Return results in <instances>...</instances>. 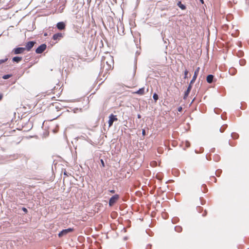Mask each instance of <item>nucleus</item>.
Listing matches in <instances>:
<instances>
[{
  "label": "nucleus",
  "instance_id": "nucleus-1",
  "mask_svg": "<svg viewBox=\"0 0 249 249\" xmlns=\"http://www.w3.org/2000/svg\"><path fill=\"white\" fill-rule=\"evenodd\" d=\"M101 62L104 67H105L106 64V70H107L111 68V66L113 64V59L109 54L107 53L106 56H103Z\"/></svg>",
  "mask_w": 249,
  "mask_h": 249
},
{
  "label": "nucleus",
  "instance_id": "nucleus-2",
  "mask_svg": "<svg viewBox=\"0 0 249 249\" xmlns=\"http://www.w3.org/2000/svg\"><path fill=\"white\" fill-rule=\"evenodd\" d=\"M119 196L118 195H115L113 196L109 199L108 205L109 206H112L119 199Z\"/></svg>",
  "mask_w": 249,
  "mask_h": 249
},
{
  "label": "nucleus",
  "instance_id": "nucleus-3",
  "mask_svg": "<svg viewBox=\"0 0 249 249\" xmlns=\"http://www.w3.org/2000/svg\"><path fill=\"white\" fill-rule=\"evenodd\" d=\"M73 228H68L67 229L63 230L58 234L59 237H62L63 236L67 235L68 233L73 231Z\"/></svg>",
  "mask_w": 249,
  "mask_h": 249
},
{
  "label": "nucleus",
  "instance_id": "nucleus-4",
  "mask_svg": "<svg viewBox=\"0 0 249 249\" xmlns=\"http://www.w3.org/2000/svg\"><path fill=\"white\" fill-rule=\"evenodd\" d=\"M64 34L61 33H58L56 34H55L53 36V39L55 41H59L61 38H62L64 37Z\"/></svg>",
  "mask_w": 249,
  "mask_h": 249
},
{
  "label": "nucleus",
  "instance_id": "nucleus-5",
  "mask_svg": "<svg viewBox=\"0 0 249 249\" xmlns=\"http://www.w3.org/2000/svg\"><path fill=\"white\" fill-rule=\"evenodd\" d=\"M46 49V45L45 44H42L36 49V52L37 53H41L45 50Z\"/></svg>",
  "mask_w": 249,
  "mask_h": 249
},
{
  "label": "nucleus",
  "instance_id": "nucleus-6",
  "mask_svg": "<svg viewBox=\"0 0 249 249\" xmlns=\"http://www.w3.org/2000/svg\"><path fill=\"white\" fill-rule=\"evenodd\" d=\"M199 70H200V68L199 67H197L196 69V70L195 71V72H194V76L193 77V78L191 80V81H190V85L193 84L195 82V81H196V79L197 78V75H198V74L199 73Z\"/></svg>",
  "mask_w": 249,
  "mask_h": 249
},
{
  "label": "nucleus",
  "instance_id": "nucleus-7",
  "mask_svg": "<svg viewBox=\"0 0 249 249\" xmlns=\"http://www.w3.org/2000/svg\"><path fill=\"white\" fill-rule=\"evenodd\" d=\"M117 120V118L116 117V116H114L113 114H111L109 117V120H108V124L109 126H110L112 125L113 122Z\"/></svg>",
  "mask_w": 249,
  "mask_h": 249
},
{
  "label": "nucleus",
  "instance_id": "nucleus-8",
  "mask_svg": "<svg viewBox=\"0 0 249 249\" xmlns=\"http://www.w3.org/2000/svg\"><path fill=\"white\" fill-rule=\"evenodd\" d=\"M57 28L59 30H65L66 28V24L63 22H59L56 24Z\"/></svg>",
  "mask_w": 249,
  "mask_h": 249
},
{
  "label": "nucleus",
  "instance_id": "nucleus-9",
  "mask_svg": "<svg viewBox=\"0 0 249 249\" xmlns=\"http://www.w3.org/2000/svg\"><path fill=\"white\" fill-rule=\"evenodd\" d=\"M25 50V48L18 47V48L14 49L13 50V52H14V54H17L22 53Z\"/></svg>",
  "mask_w": 249,
  "mask_h": 249
},
{
  "label": "nucleus",
  "instance_id": "nucleus-10",
  "mask_svg": "<svg viewBox=\"0 0 249 249\" xmlns=\"http://www.w3.org/2000/svg\"><path fill=\"white\" fill-rule=\"evenodd\" d=\"M35 44V42L33 41L28 42L26 44L25 49L28 51H30L33 47Z\"/></svg>",
  "mask_w": 249,
  "mask_h": 249
},
{
  "label": "nucleus",
  "instance_id": "nucleus-11",
  "mask_svg": "<svg viewBox=\"0 0 249 249\" xmlns=\"http://www.w3.org/2000/svg\"><path fill=\"white\" fill-rule=\"evenodd\" d=\"M192 89V85L189 84L188 88L184 93V99L186 98L189 94V93Z\"/></svg>",
  "mask_w": 249,
  "mask_h": 249
},
{
  "label": "nucleus",
  "instance_id": "nucleus-12",
  "mask_svg": "<svg viewBox=\"0 0 249 249\" xmlns=\"http://www.w3.org/2000/svg\"><path fill=\"white\" fill-rule=\"evenodd\" d=\"M144 90H145L144 88H142L140 89L137 91L135 92V93L142 95L144 94Z\"/></svg>",
  "mask_w": 249,
  "mask_h": 249
},
{
  "label": "nucleus",
  "instance_id": "nucleus-13",
  "mask_svg": "<svg viewBox=\"0 0 249 249\" xmlns=\"http://www.w3.org/2000/svg\"><path fill=\"white\" fill-rule=\"evenodd\" d=\"M213 79V76L212 74H209L207 77V81L209 83H212Z\"/></svg>",
  "mask_w": 249,
  "mask_h": 249
},
{
  "label": "nucleus",
  "instance_id": "nucleus-14",
  "mask_svg": "<svg viewBox=\"0 0 249 249\" xmlns=\"http://www.w3.org/2000/svg\"><path fill=\"white\" fill-rule=\"evenodd\" d=\"M13 62H16L17 63H18L22 60L21 57L15 56L12 59Z\"/></svg>",
  "mask_w": 249,
  "mask_h": 249
},
{
  "label": "nucleus",
  "instance_id": "nucleus-15",
  "mask_svg": "<svg viewBox=\"0 0 249 249\" xmlns=\"http://www.w3.org/2000/svg\"><path fill=\"white\" fill-rule=\"evenodd\" d=\"M175 230L178 232H180L182 231V228L181 227L178 226H176L175 227Z\"/></svg>",
  "mask_w": 249,
  "mask_h": 249
},
{
  "label": "nucleus",
  "instance_id": "nucleus-16",
  "mask_svg": "<svg viewBox=\"0 0 249 249\" xmlns=\"http://www.w3.org/2000/svg\"><path fill=\"white\" fill-rule=\"evenodd\" d=\"M178 5L182 10H184L185 9V6L183 4H182L181 2V1H179L178 3Z\"/></svg>",
  "mask_w": 249,
  "mask_h": 249
},
{
  "label": "nucleus",
  "instance_id": "nucleus-17",
  "mask_svg": "<svg viewBox=\"0 0 249 249\" xmlns=\"http://www.w3.org/2000/svg\"><path fill=\"white\" fill-rule=\"evenodd\" d=\"M232 138L234 139H236L238 138L239 135L236 133H232L231 135Z\"/></svg>",
  "mask_w": 249,
  "mask_h": 249
},
{
  "label": "nucleus",
  "instance_id": "nucleus-18",
  "mask_svg": "<svg viewBox=\"0 0 249 249\" xmlns=\"http://www.w3.org/2000/svg\"><path fill=\"white\" fill-rule=\"evenodd\" d=\"M227 124H224V125H223L221 127V128H220V131L221 132H223L224 131V130L227 128Z\"/></svg>",
  "mask_w": 249,
  "mask_h": 249
},
{
  "label": "nucleus",
  "instance_id": "nucleus-19",
  "mask_svg": "<svg viewBox=\"0 0 249 249\" xmlns=\"http://www.w3.org/2000/svg\"><path fill=\"white\" fill-rule=\"evenodd\" d=\"M11 76H12V75H11V74L4 75L2 76V78L4 79H7L10 78Z\"/></svg>",
  "mask_w": 249,
  "mask_h": 249
},
{
  "label": "nucleus",
  "instance_id": "nucleus-20",
  "mask_svg": "<svg viewBox=\"0 0 249 249\" xmlns=\"http://www.w3.org/2000/svg\"><path fill=\"white\" fill-rule=\"evenodd\" d=\"M153 97L155 102H156L158 100V98H159L158 94L156 93H155L153 94Z\"/></svg>",
  "mask_w": 249,
  "mask_h": 249
},
{
  "label": "nucleus",
  "instance_id": "nucleus-21",
  "mask_svg": "<svg viewBox=\"0 0 249 249\" xmlns=\"http://www.w3.org/2000/svg\"><path fill=\"white\" fill-rule=\"evenodd\" d=\"M188 71L187 69H186L184 71V79H186L188 78Z\"/></svg>",
  "mask_w": 249,
  "mask_h": 249
},
{
  "label": "nucleus",
  "instance_id": "nucleus-22",
  "mask_svg": "<svg viewBox=\"0 0 249 249\" xmlns=\"http://www.w3.org/2000/svg\"><path fill=\"white\" fill-rule=\"evenodd\" d=\"M8 60V58H5L4 59H0V65L2 63H4Z\"/></svg>",
  "mask_w": 249,
  "mask_h": 249
},
{
  "label": "nucleus",
  "instance_id": "nucleus-23",
  "mask_svg": "<svg viewBox=\"0 0 249 249\" xmlns=\"http://www.w3.org/2000/svg\"><path fill=\"white\" fill-rule=\"evenodd\" d=\"M234 70H234V69H231L230 70L229 72H230V73L231 74L233 75V74H234V72H233V71H234Z\"/></svg>",
  "mask_w": 249,
  "mask_h": 249
},
{
  "label": "nucleus",
  "instance_id": "nucleus-24",
  "mask_svg": "<svg viewBox=\"0 0 249 249\" xmlns=\"http://www.w3.org/2000/svg\"><path fill=\"white\" fill-rule=\"evenodd\" d=\"M245 63V61L244 60H240V64L241 65H244Z\"/></svg>",
  "mask_w": 249,
  "mask_h": 249
},
{
  "label": "nucleus",
  "instance_id": "nucleus-25",
  "mask_svg": "<svg viewBox=\"0 0 249 249\" xmlns=\"http://www.w3.org/2000/svg\"><path fill=\"white\" fill-rule=\"evenodd\" d=\"M100 161H101L102 166L103 167H105V163H104L103 160L101 159Z\"/></svg>",
  "mask_w": 249,
  "mask_h": 249
},
{
  "label": "nucleus",
  "instance_id": "nucleus-26",
  "mask_svg": "<svg viewBox=\"0 0 249 249\" xmlns=\"http://www.w3.org/2000/svg\"><path fill=\"white\" fill-rule=\"evenodd\" d=\"M22 210L23 212H24L25 213H27L28 212L26 208H24V207H23L22 208Z\"/></svg>",
  "mask_w": 249,
  "mask_h": 249
},
{
  "label": "nucleus",
  "instance_id": "nucleus-27",
  "mask_svg": "<svg viewBox=\"0 0 249 249\" xmlns=\"http://www.w3.org/2000/svg\"><path fill=\"white\" fill-rule=\"evenodd\" d=\"M142 135L144 136L145 135V131L144 129H143L142 130Z\"/></svg>",
  "mask_w": 249,
  "mask_h": 249
},
{
  "label": "nucleus",
  "instance_id": "nucleus-28",
  "mask_svg": "<svg viewBox=\"0 0 249 249\" xmlns=\"http://www.w3.org/2000/svg\"><path fill=\"white\" fill-rule=\"evenodd\" d=\"M145 249H151V245H147Z\"/></svg>",
  "mask_w": 249,
  "mask_h": 249
},
{
  "label": "nucleus",
  "instance_id": "nucleus-29",
  "mask_svg": "<svg viewBox=\"0 0 249 249\" xmlns=\"http://www.w3.org/2000/svg\"><path fill=\"white\" fill-rule=\"evenodd\" d=\"M246 4L249 6V0H246Z\"/></svg>",
  "mask_w": 249,
  "mask_h": 249
},
{
  "label": "nucleus",
  "instance_id": "nucleus-30",
  "mask_svg": "<svg viewBox=\"0 0 249 249\" xmlns=\"http://www.w3.org/2000/svg\"><path fill=\"white\" fill-rule=\"evenodd\" d=\"M3 94L0 93V101L2 99Z\"/></svg>",
  "mask_w": 249,
  "mask_h": 249
},
{
  "label": "nucleus",
  "instance_id": "nucleus-31",
  "mask_svg": "<svg viewBox=\"0 0 249 249\" xmlns=\"http://www.w3.org/2000/svg\"><path fill=\"white\" fill-rule=\"evenodd\" d=\"M118 32H120V30H119V27H118ZM119 34L120 35H121L122 34H124V30L122 31V33H119Z\"/></svg>",
  "mask_w": 249,
  "mask_h": 249
},
{
  "label": "nucleus",
  "instance_id": "nucleus-32",
  "mask_svg": "<svg viewBox=\"0 0 249 249\" xmlns=\"http://www.w3.org/2000/svg\"><path fill=\"white\" fill-rule=\"evenodd\" d=\"M109 192L111 193H115V190H111L109 191Z\"/></svg>",
  "mask_w": 249,
  "mask_h": 249
},
{
  "label": "nucleus",
  "instance_id": "nucleus-33",
  "mask_svg": "<svg viewBox=\"0 0 249 249\" xmlns=\"http://www.w3.org/2000/svg\"><path fill=\"white\" fill-rule=\"evenodd\" d=\"M182 110V107H179L178 108V111H181Z\"/></svg>",
  "mask_w": 249,
  "mask_h": 249
},
{
  "label": "nucleus",
  "instance_id": "nucleus-34",
  "mask_svg": "<svg viewBox=\"0 0 249 249\" xmlns=\"http://www.w3.org/2000/svg\"><path fill=\"white\" fill-rule=\"evenodd\" d=\"M206 213H207L206 212V211H205L204 213H203L202 214V215H203V216H205V215H206Z\"/></svg>",
  "mask_w": 249,
  "mask_h": 249
},
{
  "label": "nucleus",
  "instance_id": "nucleus-35",
  "mask_svg": "<svg viewBox=\"0 0 249 249\" xmlns=\"http://www.w3.org/2000/svg\"><path fill=\"white\" fill-rule=\"evenodd\" d=\"M219 158L218 157V156H216V159H215V160H219Z\"/></svg>",
  "mask_w": 249,
  "mask_h": 249
},
{
  "label": "nucleus",
  "instance_id": "nucleus-36",
  "mask_svg": "<svg viewBox=\"0 0 249 249\" xmlns=\"http://www.w3.org/2000/svg\"><path fill=\"white\" fill-rule=\"evenodd\" d=\"M138 118H139V119L141 118V116L140 114H138Z\"/></svg>",
  "mask_w": 249,
  "mask_h": 249
},
{
  "label": "nucleus",
  "instance_id": "nucleus-37",
  "mask_svg": "<svg viewBox=\"0 0 249 249\" xmlns=\"http://www.w3.org/2000/svg\"><path fill=\"white\" fill-rule=\"evenodd\" d=\"M202 3H204V1H203V0H199Z\"/></svg>",
  "mask_w": 249,
  "mask_h": 249
},
{
  "label": "nucleus",
  "instance_id": "nucleus-38",
  "mask_svg": "<svg viewBox=\"0 0 249 249\" xmlns=\"http://www.w3.org/2000/svg\"><path fill=\"white\" fill-rule=\"evenodd\" d=\"M187 146H189V143L188 142H187Z\"/></svg>",
  "mask_w": 249,
  "mask_h": 249
},
{
  "label": "nucleus",
  "instance_id": "nucleus-39",
  "mask_svg": "<svg viewBox=\"0 0 249 249\" xmlns=\"http://www.w3.org/2000/svg\"><path fill=\"white\" fill-rule=\"evenodd\" d=\"M64 175H67V174L66 173H64Z\"/></svg>",
  "mask_w": 249,
  "mask_h": 249
},
{
  "label": "nucleus",
  "instance_id": "nucleus-40",
  "mask_svg": "<svg viewBox=\"0 0 249 249\" xmlns=\"http://www.w3.org/2000/svg\"><path fill=\"white\" fill-rule=\"evenodd\" d=\"M64 175H67V174L66 173H64Z\"/></svg>",
  "mask_w": 249,
  "mask_h": 249
}]
</instances>
